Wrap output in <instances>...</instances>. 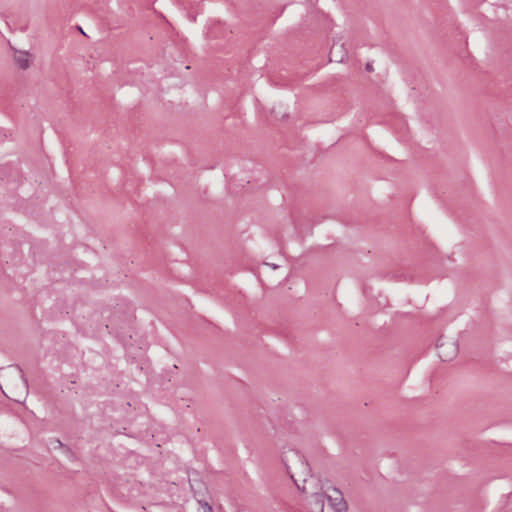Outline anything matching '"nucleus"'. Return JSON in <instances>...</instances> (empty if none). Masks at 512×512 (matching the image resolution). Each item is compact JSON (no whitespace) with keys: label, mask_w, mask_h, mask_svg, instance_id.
Segmentation results:
<instances>
[{"label":"nucleus","mask_w":512,"mask_h":512,"mask_svg":"<svg viewBox=\"0 0 512 512\" xmlns=\"http://www.w3.org/2000/svg\"><path fill=\"white\" fill-rule=\"evenodd\" d=\"M327 497L331 507L336 512H346L347 504L340 491L334 489Z\"/></svg>","instance_id":"nucleus-1"},{"label":"nucleus","mask_w":512,"mask_h":512,"mask_svg":"<svg viewBox=\"0 0 512 512\" xmlns=\"http://www.w3.org/2000/svg\"><path fill=\"white\" fill-rule=\"evenodd\" d=\"M346 57V51L342 44L334 43L330 50V60L334 62H342Z\"/></svg>","instance_id":"nucleus-3"},{"label":"nucleus","mask_w":512,"mask_h":512,"mask_svg":"<svg viewBox=\"0 0 512 512\" xmlns=\"http://www.w3.org/2000/svg\"><path fill=\"white\" fill-rule=\"evenodd\" d=\"M15 62L21 69H26L29 66L30 56L27 52L18 51L14 55Z\"/></svg>","instance_id":"nucleus-4"},{"label":"nucleus","mask_w":512,"mask_h":512,"mask_svg":"<svg viewBox=\"0 0 512 512\" xmlns=\"http://www.w3.org/2000/svg\"><path fill=\"white\" fill-rule=\"evenodd\" d=\"M204 510H205V512H212L211 507L207 504L204 505Z\"/></svg>","instance_id":"nucleus-7"},{"label":"nucleus","mask_w":512,"mask_h":512,"mask_svg":"<svg viewBox=\"0 0 512 512\" xmlns=\"http://www.w3.org/2000/svg\"><path fill=\"white\" fill-rule=\"evenodd\" d=\"M438 356L444 361L451 360L457 353V346L455 343L447 341L438 344Z\"/></svg>","instance_id":"nucleus-2"},{"label":"nucleus","mask_w":512,"mask_h":512,"mask_svg":"<svg viewBox=\"0 0 512 512\" xmlns=\"http://www.w3.org/2000/svg\"><path fill=\"white\" fill-rule=\"evenodd\" d=\"M25 394H26L25 387L22 386V391L20 393H14V392L10 391V395H8V397H10L11 399H13L16 402H21V400L24 398Z\"/></svg>","instance_id":"nucleus-5"},{"label":"nucleus","mask_w":512,"mask_h":512,"mask_svg":"<svg viewBox=\"0 0 512 512\" xmlns=\"http://www.w3.org/2000/svg\"><path fill=\"white\" fill-rule=\"evenodd\" d=\"M317 501L321 504V506H320V512H322V511H323V499H322V497H321V496H318V497H317Z\"/></svg>","instance_id":"nucleus-6"}]
</instances>
